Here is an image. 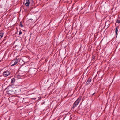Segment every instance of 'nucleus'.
Here are the masks:
<instances>
[{"label": "nucleus", "mask_w": 120, "mask_h": 120, "mask_svg": "<svg viewBox=\"0 0 120 120\" xmlns=\"http://www.w3.org/2000/svg\"><path fill=\"white\" fill-rule=\"evenodd\" d=\"M116 22L118 24L120 23V21L119 20H117Z\"/></svg>", "instance_id": "14"}, {"label": "nucleus", "mask_w": 120, "mask_h": 120, "mask_svg": "<svg viewBox=\"0 0 120 120\" xmlns=\"http://www.w3.org/2000/svg\"><path fill=\"white\" fill-rule=\"evenodd\" d=\"M91 79L90 78H89L88 79L87 81L86 82V84L88 85L91 82Z\"/></svg>", "instance_id": "6"}, {"label": "nucleus", "mask_w": 120, "mask_h": 120, "mask_svg": "<svg viewBox=\"0 0 120 120\" xmlns=\"http://www.w3.org/2000/svg\"><path fill=\"white\" fill-rule=\"evenodd\" d=\"M119 28V27L118 26H117L116 28L115 29V33L116 34V36H117V32L118 30V29Z\"/></svg>", "instance_id": "9"}, {"label": "nucleus", "mask_w": 120, "mask_h": 120, "mask_svg": "<svg viewBox=\"0 0 120 120\" xmlns=\"http://www.w3.org/2000/svg\"><path fill=\"white\" fill-rule=\"evenodd\" d=\"M52 20H51L50 21V22H49V24H50L51 22H52Z\"/></svg>", "instance_id": "16"}, {"label": "nucleus", "mask_w": 120, "mask_h": 120, "mask_svg": "<svg viewBox=\"0 0 120 120\" xmlns=\"http://www.w3.org/2000/svg\"><path fill=\"white\" fill-rule=\"evenodd\" d=\"M22 32L20 31V32H19V35H20L22 34Z\"/></svg>", "instance_id": "15"}, {"label": "nucleus", "mask_w": 120, "mask_h": 120, "mask_svg": "<svg viewBox=\"0 0 120 120\" xmlns=\"http://www.w3.org/2000/svg\"><path fill=\"white\" fill-rule=\"evenodd\" d=\"M81 99V98L80 97H79L78 98L74 103L72 108L73 109L74 107H76L77 106L79 103L80 102Z\"/></svg>", "instance_id": "2"}, {"label": "nucleus", "mask_w": 120, "mask_h": 120, "mask_svg": "<svg viewBox=\"0 0 120 120\" xmlns=\"http://www.w3.org/2000/svg\"><path fill=\"white\" fill-rule=\"evenodd\" d=\"M15 78H14L12 79L11 80V84H10V85H13V86H15L14 85V84L15 82Z\"/></svg>", "instance_id": "5"}, {"label": "nucleus", "mask_w": 120, "mask_h": 120, "mask_svg": "<svg viewBox=\"0 0 120 120\" xmlns=\"http://www.w3.org/2000/svg\"><path fill=\"white\" fill-rule=\"evenodd\" d=\"M95 59V56L93 55L92 57V60H94Z\"/></svg>", "instance_id": "11"}, {"label": "nucleus", "mask_w": 120, "mask_h": 120, "mask_svg": "<svg viewBox=\"0 0 120 120\" xmlns=\"http://www.w3.org/2000/svg\"><path fill=\"white\" fill-rule=\"evenodd\" d=\"M12 97H10L8 99L10 101H12Z\"/></svg>", "instance_id": "12"}, {"label": "nucleus", "mask_w": 120, "mask_h": 120, "mask_svg": "<svg viewBox=\"0 0 120 120\" xmlns=\"http://www.w3.org/2000/svg\"><path fill=\"white\" fill-rule=\"evenodd\" d=\"M3 33L0 32V39L2 37L3 35Z\"/></svg>", "instance_id": "10"}, {"label": "nucleus", "mask_w": 120, "mask_h": 120, "mask_svg": "<svg viewBox=\"0 0 120 120\" xmlns=\"http://www.w3.org/2000/svg\"><path fill=\"white\" fill-rule=\"evenodd\" d=\"M3 76L4 77L8 76L10 74V72L8 70H7L4 72L3 73Z\"/></svg>", "instance_id": "4"}, {"label": "nucleus", "mask_w": 120, "mask_h": 120, "mask_svg": "<svg viewBox=\"0 0 120 120\" xmlns=\"http://www.w3.org/2000/svg\"><path fill=\"white\" fill-rule=\"evenodd\" d=\"M13 85H10L8 87V89L7 91V93L11 94V92L13 91V90L15 88V86H13Z\"/></svg>", "instance_id": "1"}, {"label": "nucleus", "mask_w": 120, "mask_h": 120, "mask_svg": "<svg viewBox=\"0 0 120 120\" xmlns=\"http://www.w3.org/2000/svg\"><path fill=\"white\" fill-rule=\"evenodd\" d=\"M20 26L21 27H23V25L22 23V22H20Z\"/></svg>", "instance_id": "13"}, {"label": "nucleus", "mask_w": 120, "mask_h": 120, "mask_svg": "<svg viewBox=\"0 0 120 120\" xmlns=\"http://www.w3.org/2000/svg\"><path fill=\"white\" fill-rule=\"evenodd\" d=\"M15 77L17 78V79H20L22 77V76L19 74H17L15 75Z\"/></svg>", "instance_id": "7"}, {"label": "nucleus", "mask_w": 120, "mask_h": 120, "mask_svg": "<svg viewBox=\"0 0 120 120\" xmlns=\"http://www.w3.org/2000/svg\"><path fill=\"white\" fill-rule=\"evenodd\" d=\"M95 94V93H94L93 94H92V96H93V95Z\"/></svg>", "instance_id": "17"}, {"label": "nucleus", "mask_w": 120, "mask_h": 120, "mask_svg": "<svg viewBox=\"0 0 120 120\" xmlns=\"http://www.w3.org/2000/svg\"><path fill=\"white\" fill-rule=\"evenodd\" d=\"M19 59L14 60L11 61V66H13L16 65L18 62Z\"/></svg>", "instance_id": "3"}, {"label": "nucleus", "mask_w": 120, "mask_h": 120, "mask_svg": "<svg viewBox=\"0 0 120 120\" xmlns=\"http://www.w3.org/2000/svg\"><path fill=\"white\" fill-rule=\"evenodd\" d=\"M26 2L25 4L26 6H29L30 2L29 0H26Z\"/></svg>", "instance_id": "8"}]
</instances>
